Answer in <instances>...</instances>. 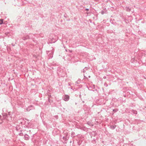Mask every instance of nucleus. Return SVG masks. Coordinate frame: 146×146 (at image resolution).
<instances>
[{"mask_svg": "<svg viewBox=\"0 0 146 146\" xmlns=\"http://www.w3.org/2000/svg\"><path fill=\"white\" fill-rule=\"evenodd\" d=\"M63 100L65 101H68L69 100L70 97L68 95H65L63 96Z\"/></svg>", "mask_w": 146, "mask_h": 146, "instance_id": "nucleus-1", "label": "nucleus"}, {"mask_svg": "<svg viewBox=\"0 0 146 146\" xmlns=\"http://www.w3.org/2000/svg\"><path fill=\"white\" fill-rule=\"evenodd\" d=\"M35 109V108L33 106L31 105L29 106L26 109V110L27 111H29L31 110H34Z\"/></svg>", "mask_w": 146, "mask_h": 146, "instance_id": "nucleus-2", "label": "nucleus"}, {"mask_svg": "<svg viewBox=\"0 0 146 146\" xmlns=\"http://www.w3.org/2000/svg\"><path fill=\"white\" fill-rule=\"evenodd\" d=\"M4 108H3L2 109L3 112L2 113V114L4 118H6L7 116L8 115L6 113L4 112Z\"/></svg>", "mask_w": 146, "mask_h": 146, "instance_id": "nucleus-3", "label": "nucleus"}, {"mask_svg": "<svg viewBox=\"0 0 146 146\" xmlns=\"http://www.w3.org/2000/svg\"><path fill=\"white\" fill-rule=\"evenodd\" d=\"M22 38L23 40H25L29 39L30 37L28 35H25Z\"/></svg>", "mask_w": 146, "mask_h": 146, "instance_id": "nucleus-4", "label": "nucleus"}, {"mask_svg": "<svg viewBox=\"0 0 146 146\" xmlns=\"http://www.w3.org/2000/svg\"><path fill=\"white\" fill-rule=\"evenodd\" d=\"M145 58V57H142L141 58V61L142 62L145 64L146 66V58Z\"/></svg>", "mask_w": 146, "mask_h": 146, "instance_id": "nucleus-5", "label": "nucleus"}, {"mask_svg": "<svg viewBox=\"0 0 146 146\" xmlns=\"http://www.w3.org/2000/svg\"><path fill=\"white\" fill-rule=\"evenodd\" d=\"M24 138L26 140H29V137L28 135L26 134L24 135Z\"/></svg>", "mask_w": 146, "mask_h": 146, "instance_id": "nucleus-6", "label": "nucleus"}, {"mask_svg": "<svg viewBox=\"0 0 146 146\" xmlns=\"http://www.w3.org/2000/svg\"><path fill=\"white\" fill-rule=\"evenodd\" d=\"M125 9L126 10V11L129 12L130 11H131V9L129 7H126L125 8Z\"/></svg>", "mask_w": 146, "mask_h": 146, "instance_id": "nucleus-7", "label": "nucleus"}, {"mask_svg": "<svg viewBox=\"0 0 146 146\" xmlns=\"http://www.w3.org/2000/svg\"><path fill=\"white\" fill-rule=\"evenodd\" d=\"M116 127V125H112L110 126V127L111 129H115Z\"/></svg>", "mask_w": 146, "mask_h": 146, "instance_id": "nucleus-8", "label": "nucleus"}, {"mask_svg": "<svg viewBox=\"0 0 146 146\" xmlns=\"http://www.w3.org/2000/svg\"><path fill=\"white\" fill-rule=\"evenodd\" d=\"M8 115L9 116V120H12V117H11V114L10 112H8Z\"/></svg>", "mask_w": 146, "mask_h": 146, "instance_id": "nucleus-9", "label": "nucleus"}, {"mask_svg": "<svg viewBox=\"0 0 146 146\" xmlns=\"http://www.w3.org/2000/svg\"><path fill=\"white\" fill-rule=\"evenodd\" d=\"M132 113L135 114H136L137 113V112L136 111L133 110L132 111Z\"/></svg>", "mask_w": 146, "mask_h": 146, "instance_id": "nucleus-10", "label": "nucleus"}, {"mask_svg": "<svg viewBox=\"0 0 146 146\" xmlns=\"http://www.w3.org/2000/svg\"><path fill=\"white\" fill-rule=\"evenodd\" d=\"M88 68L86 67H85L84 69L83 70V73H85L86 71L87 70Z\"/></svg>", "mask_w": 146, "mask_h": 146, "instance_id": "nucleus-11", "label": "nucleus"}, {"mask_svg": "<svg viewBox=\"0 0 146 146\" xmlns=\"http://www.w3.org/2000/svg\"><path fill=\"white\" fill-rule=\"evenodd\" d=\"M63 139L65 141H66L68 140V138L67 137H66V136H64L63 137Z\"/></svg>", "mask_w": 146, "mask_h": 146, "instance_id": "nucleus-12", "label": "nucleus"}, {"mask_svg": "<svg viewBox=\"0 0 146 146\" xmlns=\"http://www.w3.org/2000/svg\"><path fill=\"white\" fill-rule=\"evenodd\" d=\"M97 134V133L95 131H93V133L92 135H93L94 136H96Z\"/></svg>", "mask_w": 146, "mask_h": 146, "instance_id": "nucleus-13", "label": "nucleus"}, {"mask_svg": "<svg viewBox=\"0 0 146 146\" xmlns=\"http://www.w3.org/2000/svg\"><path fill=\"white\" fill-rule=\"evenodd\" d=\"M71 135L72 136H73V137H75L76 135H75V132L73 131L71 133Z\"/></svg>", "mask_w": 146, "mask_h": 146, "instance_id": "nucleus-14", "label": "nucleus"}, {"mask_svg": "<svg viewBox=\"0 0 146 146\" xmlns=\"http://www.w3.org/2000/svg\"><path fill=\"white\" fill-rule=\"evenodd\" d=\"M87 124L90 126H93V125L92 124V123L89 121L88 122Z\"/></svg>", "mask_w": 146, "mask_h": 146, "instance_id": "nucleus-15", "label": "nucleus"}, {"mask_svg": "<svg viewBox=\"0 0 146 146\" xmlns=\"http://www.w3.org/2000/svg\"><path fill=\"white\" fill-rule=\"evenodd\" d=\"M3 23V19H0V25L2 24Z\"/></svg>", "mask_w": 146, "mask_h": 146, "instance_id": "nucleus-16", "label": "nucleus"}, {"mask_svg": "<svg viewBox=\"0 0 146 146\" xmlns=\"http://www.w3.org/2000/svg\"><path fill=\"white\" fill-rule=\"evenodd\" d=\"M19 135L20 136H23V134L22 132H20L19 133Z\"/></svg>", "mask_w": 146, "mask_h": 146, "instance_id": "nucleus-17", "label": "nucleus"}, {"mask_svg": "<svg viewBox=\"0 0 146 146\" xmlns=\"http://www.w3.org/2000/svg\"><path fill=\"white\" fill-rule=\"evenodd\" d=\"M118 110L117 109H114L113 110V111L115 112H116L117 111H118Z\"/></svg>", "mask_w": 146, "mask_h": 146, "instance_id": "nucleus-18", "label": "nucleus"}, {"mask_svg": "<svg viewBox=\"0 0 146 146\" xmlns=\"http://www.w3.org/2000/svg\"><path fill=\"white\" fill-rule=\"evenodd\" d=\"M48 101L50 102V103H51L52 102V100H50L49 98H48Z\"/></svg>", "mask_w": 146, "mask_h": 146, "instance_id": "nucleus-19", "label": "nucleus"}, {"mask_svg": "<svg viewBox=\"0 0 146 146\" xmlns=\"http://www.w3.org/2000/svg\"><path fill=\"white\" fill-rule=\"evenodd\" d=\"M64 134H65L64 136H66V137H67V136L68 135V133H64Z\"/></svg>", "mask_w": 146, "mask_h": 146, "instance_id": "nucleus-20", "label": "nucleus"}, {"mask_svg": "<svg viewBox=\"0 0 146 146\" xmlns=\"http://www.w3.org/2000/svg\"><path fill=\"white\" fill-rule=\"evenodd\" d=\"M104 85L106 87H107L108 86V84H107L106 83H105L104 84Z\"/></svg>", "mask_w": 146, "mask_h": 146, "instance_id": "nucleus-21", "label": "nucleus"}, {"mask_svg": "<svg viewBox=\"0 0 146 146\" xmlns=\"http://www.w3.org/2000/svg\"><path fill=\"white\" fill-rule=\"evenodd\" d=\"M101 13L102 15H103L104 13V11H102Z\"/></svg>", "mask_w": 146, "mask_h": 146, "instance_id": "nucleus-22", "label": "nucleus"}, {"mask_svg": "<svg viewBox=\"0 0 146 146\" xmlns=\"http://www.w3.org/2000/svg\"><path fill=\"white\" fill-rule=\"evenodd\" d=\"M143 77L145 79H146V76H143Z\"/></svg>", "mask_w": 146, "mask_h": 146, "instance_id": "nucleus-23", "label": "nucleus"}, {"mask_svg": "<svg viewBox=\"0 0 146 146\" xmlns=\"http://www.w3.org/2000/svg\"><path fill=\"white\" fill-rule=\"evenodd\" d=\"M106 76H104V77H103V78L104 79H106Z\"/></svg>", "mask_w": 146, "mask_h": 146, "instance_id": "nucleus-24", "label": "nucleus"}, {"mask_svg": "<svg viewBox=\"0 0 146 146\" xmlns=\"http://www.w3.org/2000/svg\"><path fill=\"white\" fill-rule=\"evenodd\" d=\"M55 41H52V42H50L51 43H54L55 42Z\"/></svg>", "mask_w": 146, "mask_h": 146, "instance_id": "nucleus-25", "label": "nucleus"}, {"mask_svg": "<svg viewBox=\"0 0 146 146\" xmlns=\"http://www.w3.org/2000/svg\"><path fill=\"white\" fill-rule=\"evenodd\" d=\"M84 78H87V77H86V76L84 75Z\"/></svg>", "mask_w": 146, "mask_h": 146, "instance_id": "nucleus-26", "label": "nucleus"}, {"mask_svg": "<svg viewBox=\"0 0 146 146\" xmlns=\"http://www.w3.org/2000/svg\"><path fill=\"white\" fill-rule=\"evenodd\" d=\"M86 11H88V10H89V9H86Z\"/></svg>", "mask_w": 146, "mask_h": 146, "instance_id": "nucleus-27", "label": "nucleus"}, {"mask_svg": "<svg viewBox=\"0 0 146 146\" xmlns=\"http://www.w3.org/2000/svg\"><path fill=\"white\" fill-rule=\"evenodd\" d=\"M76 83L77 84H78L79 83V82H78V81H77L76 82Z\"/></svg>", "mask_w": 146, "mask_h": 146, "instance_id": "nucleus-28", "label": "nucleus"}, {"mask_svg": "<svg viewBox=\"0 0 146 146\" xmlns=\"http://www.w3.org/2000/svg\"><path fill=\"white\" fill-rule=\"evenodd\" d=\"M12 45L13 46H15V45H14L13 43L12 44Z\"/></svg>", "mask_w": 146, "mask_h": 146, "instance_id": "nucleus-29", "label": "nucleus"}, {"mask_svg": "<svg viewBox=\"0 0 146 146\" xmlns=\"http://www.w3.org/2000/svg\"><path fill=\"white\" fill-rule=\"evenodd\" d=\"M89 21H90L91 23V20L90 19V20H89Z\"/></svg>", "mask_w": 146, "mask_h": 146, "instance_id": "nucleus-30", "label": "nucleus"}, {"mask_svg": "<svg viewBox=\"0 0 146 146\" xmlns=\"http://www.w3.org/2000/svg\"><path fill=\"white\" fill-rule=\"evenodd\" d=\"M49 97H51V95H50L49 96Z\"/></svg>", "mask_w": 146, "mask_h": 146, "instance_id": "nucleus-31", "label": "nucleus"}, {"mask_svg": "<svg viewBox=\"0 0 146 146\" xmlns=\"http://www.w3.org/2000/svg\"><path fill=\"white\" fill-rule=\"evenodd\" d=\"M1 115H0V119H1Z\"/></svg>", "mask_w": 146, "mask_h": 146, "instance_id": "nucleus-32", "label": "nucleus"}, {"mask_svg": "<svg viewBox=\"0 0 146 146\" xmlns=\"http://www.w3.org/2000/svg\"><path fill=\"white\" fill-rule=\"evenodd\" d=\"M54 65H56V64H54Z\"/></svg>", "mask_w": 146, "mask_h": 146, "instance_id": "nucleus-33", "label": "nucleus"}, {"mask_svg": "<svg viewBox=\"0 0 146 146\" xmlns=\"http://www.w3.org/2000/svg\"><path fill=\"white\" fill-rule=\"evenodd\" d=\"M89 78H90V76H89Z\"/></svg>", "mask_w": 146, "mask_h": 146, "instance_id": "nucleus-34", "label": "nucleus"}, {"mask_svg": "<svg viewBox=\"0 0 146 146\" xmlns=\"http://www.w3.org/2000/svg\"><path fill=\"white\" fill-rule=\"evenodd\" d=\"M16 129H17V130H18L17 129V128H16Z\"/></svg>", "mask_w": 146, "mask_h": 146, "instance_id": "nucleus-35", "label": "nucleus"}]
</instances>
